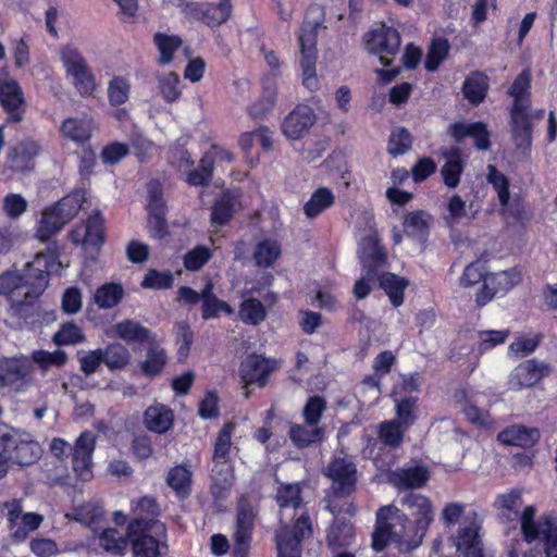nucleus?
I'll use <instances>...</instances> for the list:
<instances>
[{
	"instance_id": "nucleus-1",
	"label": "nucleus",
	"mask_w": 557,
	"mask_h": 557,
	"mask_svg": "<svg viewBox=\"0 0 557 557\" xmlns=\"http://www.w3.org/2000/svg\"><path fill=\"white\" fill-rule=\"evenodd\" d=\"M400 504L407 507L413 521L394 505L380 507L372 533V548L377 553L392 542L399 548H417L434 520L433 505L422 494L410 491L401 497Z\"/></svg>"
},
{
	"instance_id": "nucleus-2",
	"label": "nucleus",
	"mask_w": 557,
	"mask_h": 557,
	"mask_svg": "<svg viewBox=\"0 0 557 557\" xmlns=\"http://www.w3.org/2000/svg\"><path fill=\"white\" fill-rule=\"evenodd\" d=\"M60 267L58 249L49 247L46 251L36 253L25 264L23 272L8 270L0 274V295L8 298L15 314L27 317L47 288L50 275L57 273Z\"/></svg>"
},
{
	"instance_id": "nucleus-3",
	"label": "nucleus",
	"mask_w": 557,
	"mask_h": 557,
	"mask_svg": "<svg viewBox=\"0 0 557 557\" xmlns=\"http://www.w3.org/2000/svg\"><path fill=\"white\" fill-rule=\"evenodd\" d=\"M531 79L530 70H523L507 90V95L513 98L509 110L511 135L517 149L521 150H530L532 146L533 124L529 113Z\"/></svg>"
},
{
	"instance_id": "nucleus-4",
	"label": "nucleus",
	"mask_w": 557,
	"mask_h": 557,
	"mask_svg": "<svg viewBox=\"0 0 557 557\" xmlns=\"http://www.w3.org/2000/svg\"><path fill=\"white\" fill-rule=\"evenodd\" d=\"M97 436L92 431H83L73 446L61 437H55L50 443V450L58 459L72 457V469L82 481L92 478V455L96 449Z\"/></svg>"
},
{
	"instance_id": "nucleus-5",
	"label": "nucleus",
	"mask_w": 557,
	"mask_h": 557,
	"mask_svg": "<svg viewBox=\"0 0 557 557\" xmlns=\"http://www.w3.org/2000/svg\"><path fill=\"white\" fill-rule=\"evenodd\" d=\"M325 476L331 480V491L333 499L330 500V491L326 494V508L334 515L343 511L337 500L350 498L356 490L358 482L357 465L347 457L334 456L325 470Z\"/></svg>"
},
{
	"instance_id": "nucleus-6",
	"label": "nucleus",
	"mask_w": 557,
	"mask_h": 557,
	"mask_svg": "<svg viewBox=\"0 0 557 557\" xmlns=\"http://www.w3.org/2000/svg\"><path fill=\"white\" fill-rule=\"evenodd\" d=\"M81 371L89 376L95 374L101 364H104L110 372L122 371L126 369L132 361L129 349L120 342H112L103 348H97L87 351L79 357Z\"/></svg>"
},
{
	"instance_id": "nucleus-7",
	"label": "nucleus",
	"mask_w": 557,
	"mask_h": 557,
	"mask_svg": "<svg viewBox=\"0 0 557 557\" xmlns=\"http://www.w3.org/2000/svg\"><path fill=\"white\" fill-rule=\"evenodd\" d=\"M535 509L532 506L524 508L521 515V532L527 543L541 540L544 544L546 557H557V521L552 516H542L534 520Z\"/></svg>"
},
{
	"instance_id": "nucleus-8",
	"label": "nucleus",
	"mask_w": 557,
	"mask_h": 557,
	"mask_svg": "<svg viewBox=\"0 0 557 557\" xmlns=\"http://www.w3.org/2000/svg\"><path fill=\"white\" fill-rule=\"evenodd\" d=\"M166 532L161 533L157 528H149L147 522L131 519L128 537L134 557H162L168 549Z\"/></svg>"
},
{
	"instance_id": "nucleus-9",
	"label": "nucleus",
	"mask_w": 557,
	"mask_h": 557,
	"mask_svg": "<svg viewBox=\"0 0 557 557\" xmlns=\"http://www.w3.org/2000/svg\"><path fill=\"white\" fill-rule=\"evenodd\" d=\"M0 448L7 454L9 463L20 467L34 465L42 454L41 446L29 433L17 430L0 433Z\"/></svg>"
},
{
	"instance_id": "nucleus-10",
	"label": "nucleus",
	"mask_w": 557,
	"mask_h": 557,
	"mask_svg": "<svg viewBox=\"0 0 557 557\" xmlns=\"http://www.w3.org/2000/svg\"><path fill=\"white\" fill-rule=\"evenodd\" d=\"M61 60L77 92L84 98L91 96L97 88L96 76L79 51L65 46L61 50Z\"/></svg>"
},
{
	"instance_id": "nucleus-11",
	"label": "nucleus",
	"mask_w": 557,
	"mask_h": 557,
	"mask_svg": "<svg viewBox=\"0 0 557 557\" xmlns=\"http://www.w3.org/2000/svg\"><path fill=\"white\" fill-rule=\"evenodd\" d=\"M312 535V522L302 511L292 527H284L275 535L277 557H301L302 542Z\"/></svg>"
},
{
	"instance_id": "nucleus-12",
	"label": "nucleus",
	"mask_w": 557,
	"mask_h": 557,
	"mask_svg": "<svg viewBox=\"0 0 557 557\" xmlns=\"http://www.w3.org/2000/svg\"><path fill=\"white\" fill-rule=\"evenodd\" d=\"M319 23H302L298 37L300 47V66L302 70V84L310 90H315L319 85L317 77V37Z\"/></svg>"
},
{
	"instance_id": "nucleus-13",
	"label": "nucleus",
	"mask_w": 557,
	"mask_h": 557,
	"mask_svg": "<svg viewBox=\"0 0 557 557\" xmlns=\"http://www.w3.org/2000/svg\"><path fill=\"white\" fill-rule=\"evenodd\" d=\"M34 367L26 356L0 358V388L25 392L34 381Z\"/></svg>"
},
{
	"instance_id": "nucleus-14",
	"label": "nucleus",
	"mask_w": 557,
	"mask_h": 557,
	"mask_svg": "<svg viewBox=\"0 0 557 557\" xmlns=\"http://www.w3.org/2000/svg\"><path fill=\"white\" fill-rule=\"evenodd\" d=\"M400 34L392 26L382 25L364 35L366 49L376 55L384 66L393 63V58L399 52Z\"/></svg>"
},
{
	"instance_id": "nucleus-15",
	"label": "nucleus",
	"mask_w": 557,
	"mask_h": 557,
	"mask_svg": "<svg viewBox=\"0 0 557 557\" xmlns=\"http://www.w3.org/2000/svg\"><path fill=\"white\" fill-rule=\"evenodd\" d=\"M278 369L280 362L276 359L252 352L240 363L239 377L245 387H264L271 374Z\"/></svg>"
},
{
	"instance_id": "nucleus-16",
	"label": "nucleus",
	"mask_w": 557,
	"mask_h": 557,
	"mask_svg": "<svg viewBox=\"0 0 557 557\" xmlns=\"http://www.w3.org/2000/svg\"><path fill=\"white\" fill-rule=\"evenodd\" d=\"M70 239L75 245H82L85 250L99 251L106 240L104 219L101 213L90 214L85 222L76 225L70 232Z\"/></svg>"
},
{
	"instance_id": "nucleus-17",
	"label": "nucleus",
	"mask_w": 557,
	"mask_h": 557,
	"mask_svg": "<svg viewBox=\"0 0 557 557\" xmlns=\"http://www.w3.org/2000/svg\"><path fill=\"white\" fill-rule=\"evenodd\" d=\"M313 109L304 103L297 104L283 120L282 132L290 140L301 139L315 124Z\"/></svg>"
},
{
	"instance_id": "nucleus-18",
	"label": "nucleus",
	"mask_w": 557,
	"mask_h": 557,
	"mask_svg": "<svg viewBox=\"0 0 557 557\" xmlns=\"http://www.w3.org/2000/svg\"><path fill=\"white\" fill-rule=\"evenodd\" d=\"M210 495L213 500H225L235 482V471L231 459L212 460Z\"/></svg>"
},
{
	"instance_id": "nucleus-19",
	"label": "nucleus",
	"mask_w": 557,
	"mask_h": 557,
	"mask_svg": "<svg viewBox=\"0 0 557 557\" xmlns=\"http://www.w3.org/2000/svg\"><path fill=\"white\" fill-rule=\"evenodd\" d=\"M358 257L369 278L377 274V270L387 263V255L375 235L361 239L358 247Z\"/></svg>"
},
{
	"instance_id": "nucleus-20",
	"label": "nucleus",
	"mask_w": 557,
	"mask_h": 557,
	"mask_svg": "<svg viewBox=\"0 0 557 557\" xmlns=\"http://www.w3.org/2000/svg\"><path fill=\"white\" fill-rule=\"evenodd\" d=\"M109 338H116L126 344H148L154 342V335L140 322L133 319H125L112 324L106 330Z\"/></svg>"
},
{
	"instance_id": "nucleus-21",
	"label": "nucleus",
	"mask_w": 557,
	"mask_h": 557,
	"mask_svg": "<svg viewBox=\"0 0 557 557\" xmlns=\"http://www.w3.org/2000/svg\"><path fill=\"white\" fill-rule=\"evenodd\" d=\"M0 103L8 115V123H18L23 120L25 99L16 81H4L0 85Z\"/></svg>"
},
{
	"instance_id": "nucleus-22",
	"label": "nucleus",
	"mask_w": 557,
	"mask_h": 557,
	"mask_svg": "<svg viewBox=\"0 0 557 557\" xmlns=\"http://www.w3.org/2000/svg\"><path fill=\"white\" fill-rule=\"evenodd\" d=\"M257 512L246 495H240L236 508L234 541L240 544L251 542Z\"/></svg>"
},
{
	"instance_id": "nucleus-23",
	"label": "nucleus",
	"mask_w": 557,
	"mask_h": 557,
	"mask_svg": "<svg viewBox=\"0 0 557 557\" xmlns=\"http://www.w3.org/2000/svg\"><path fill=\"white\" fill-rule=\"evenodd\" d=\"M447 133L457 144L472 137L478 149L487 150L491 147L490 132L483 122H455L448 126Z\"/></svg>"
},
{
	"instance_id": "nucleus-24",
	"label": "nucleus",
	"mask_w": 557,
	"mask_h": 557,
	"mask_svg": "<svg viewBox=\"0 0 557 557\" xmlns=\"http://www.w3.org/2000/svg\"><path fill=\"white\" fill-rule=\"evenodd\" d=\"M325 539L332 553L345 550L355 542V527L350 520L336 517L327 528Z\"/></svg>"
},
{
	"instance_id": "nucleus-25",
	"label": "nucleus",
	"mask_w": 557,
	"mask_h": 557,
	"mask_svg": "<svg viewBox=\"0 0 557 557\" xmlns=\"http://www.w3.org/2000/svg\"><path fill=\"white\" fill-rule=\"evenodd\" d=\"M442 156L445 159V163L441 168L443 183L447 188L455 189L460 184L466 166L462 150L458 146H451L444 150Z\"/></svg>"
},
{
	"instance_id": "nucleus-26",
	"label": "nucleus",
	"mask_w": 557,
	"mask_h": 557,
	"mask_svg": "<svg viewBox=\"0 0 557 557\" xmlns=\"http://www.w3.org/2000/svg\"><path fill=\"white\" fill-rule=\"evenodd\" d=\"M389 480L399 490L421 488L430 480V470L424 465L403 467L393 471Z\"/></svg>"
},
{
	"instance_id": "nucleus-27",
	"label": "nucleus",
	"mask_w": 557,
	"mask_h": 557,
	"mask_svg": "<svg viewBox=\"0 0 557 557\" xmlns=\"http://www.w3.org/2000/svg\"><path fill=\"white\" fill-rule=\"evenodd\" d=\"M490 89V78L486 73L475 70L471 71L465 78L461 92L463 98L472 107H479L484 102Z\"/></svg>"
},
{
	"instance_id": "nucleus-28",
	"label": "nucleus",
	"mask_w": 557,
	"mask_h": 557,
	"mask_svg": "<svg viewBox=\"0 0 557 557\" xmlns=\"http://www.w3.org/2000/svg\"><path fill=\"white\" fill-rule=\"evenodd\" d=\"M131 513L132 519H139L147 522L149 528H157L161 533H165V524L158 519L161 508L153 496L145 495L137 500H132Z\"/></svg>"
},
{
	"instance_id": "nucleus-29",
	"label": "nucleus",
	"mask_w": 557,
	"mask_h": 557,
	"mask_svg": "<svg viewBox=\"0 0 557 557\" xmlns=\"http://www.w3.org/2000/svg\"><path fill=\"white\" fill-rule=\"evenodd\" d=\"M143 420L148 431L165 434L173 426L174 412L168 405L157 403L144 411Z\"/></svg>"
},
{
	"instance_id": "nucleus-30",
	"label": "nucleus",
	"mask_w": 557,
	"mask_h": 557,
	"mask_svg": "<svg viewBox=\"0 0 557 557\" xmlns=\"http://www.w3.org/2000/svg\"><path fill=\"white\" fill-rule=\"evenodd\" d=\"M40 146L36 141H22L11 148L8 163L12 171L25 172L34 168V159L38 156Z\"/></svg>"
},
{
	"instance_id": "nucleus-31",
	"label": "nucleus",
	"mask_w": 557,
	"mask_h": 557,
	"mask_svg": "<svg viewBox=\"0 0 557 557\" xmlns=\"http://www.w3.org/2000/svg\"><path fill=\"white\" fill-rule=\"evenodd\" d=\"M497 440L508 446L530 448L540 440V432L536 428L515 424L500 431L497 435Z\"/></svg>"
},
{
	"instance_id": "nucleus-32",
	"label": "nucleus",
	"mask_w": 557,
	"mask_h": 557,
	"mask_svg": "<svg viewBox=\"0 0 557 557\" xmlns=\"http://www.w3.org/2000/svg\"><path fill=\"white\" fill-rule=\"evenodd\" d=\"M128 527L122 534L116 528H106L98 535V545L107 554L114 557L125 556L129 546Z\"/></svg>"
},
{
	"instance_id": "nucleus-33",
	"label": "nucleus",
	"mask_w": 557,
	"mask_h": 557,
	"mask_svg": "<svg viewBox=\"0 0 557 557\" xmlns=\"http://www.w3.org/2000/svg\"><path fill=\"white\" fill-rule=\"evenodd\" d=\"M165 481L180 500H186L191 495L193 472L187 465L172 467L168 471Z\"/></svg>"
},
{
	"instance_id": "nucleus-34",
	"label": "nucleus",
	"mask_w": 557,
	"mask_h": 557,
	"mask_svg": "<svg viewBox=\"0 0 557 557\" xmlns=\"http://www.w3.org/2000/svg\"><path fill=\"white\" fill-rule=\"evenodd\" d=\"M456 547L463 557H484L479 528L474 525L460 528L456 537Z\"/></svg>"
},
{
	"instance_id": "nucleus-35",
	"label": "nucleus",
	"mask_w": 557,
	"mask_h": 557,
	"mask_svg": "<svg viewBox=\"0 0 557 557\" xmlns=\"http://www.w3.org/2000/svg\"><path fill=\"white\" fill-rule=\"evenodd\" d=\"M324 428L321 426L294 423L289 428L288 436L295 447L304 449L321 443L324 440Z\"/></svg>"
},
{
	"instance_id": "nucleus-36",
	"label": "nucleus",
	"mask_w": 557,
	"mask_h": 557,
	"mask_svg": "<svg viewBox=\"0 0 557 557\" xmlns=\"http://www.w3.org/2000/svg\"><path fill=\"white\" fill-rule=\"evenodd\" d=\"M235 202L236 199L230 189L224 190L218 198H215L211 207V225H226L235 213Z\"/></svg>"
},
{
	"instance_id": "nucleus-37",
	"label": "nucleus",
	"mask_w": 557,
	"mask_h": 557,
	"mask_svg": "<svg viewBox=\"0 0 557 557\" xmlns=\"http://www.w3.org/2000/svg\"><path fill=\"white\" fill-rule=\"evenodd\" d=\"M60 133L64 138L78 145H85L89 143L92 136L91 121L79 117H67L62 122Z\"/></svg>"
},
{
	"instance_id": "nucleus-38",
	"label": "nucleus",
	"mask_w": 557,
	"mask_h": 557,
	"mask_svg": "<svg viewBox=\"0 0 557 557\" xmlns=\"http://www.w3.org/2000/svg\"><path fill=\"white\" fill-rule=\"evenodd\" d=\"M379 285L388 296L393 307L398 308L404 304L405 290L408 280L392 272H384L379 276Z\"/></svg>"
},
{
	"instance_id": "nucleus-39",
	"label": "nucleus",
	"mask_w": 557,
	"mask_h": 557,
	"mask_svg": "<svg viewBox=\"0 0 557 557\" xmlns=\"http://www.w3.org/2000/svg\"><path fill=\"white\" fill-rule=\"evenodd\" d=\"M409 429L395 421L394 419L382 421L377 425V438L380 443L389 448H399L405 438V434Z\"/></svg>"
},
{
	"instance_id": "nucleus-40",
	"label": "nucleus",
	"mask_w": 557,
	"mask_h": 557,
	"mask_svg": "<svg viewBox=\"0 0 557 557\" xmlns=\"http://www.w3.org/2000/svg\"><path fill=\"white\" fill-rule=\"evenodd\" d=\"M214 163V157L210 150L206 151L199 160L198 169L186 173L185 182L195 187L208 186L213 178Z\"/></svg>"
},
{
	"instance_id": "nucleus-41",
	"label": "nucleus",
	"mask_w": 557,
	"mask_h": 557,
	"mask_svg": "<svg viewBox=\"0 0 557 557\" xmlns=\"http://www.w3.org/2000/svg\"><path fill=\"white\" fill-rule=\"evenodd\" d=\"M335 203V196L327 187L315 189L304 206V213L308 219H315Z\"/></svg>"
},
{
	"instance_id": "nucleus-42",
	"label": "nucleus",
	"mask_w": 557,
	"mask_h": 557,
	"mask_svg": "<svg viewBox=\"0 0 557 557\" xmlns=\"http://www.w3.org/2000/svg\"><path fill=\"white\" fill-rule=\"evenodd\" d=\"M148 344L146 359L140 362V370L146 376L154 377L162 373L168 362V355L156 341Z\"/></svg>"
},
{
	"instance_id": "nucleus-43",
	"label": "nucleus",
	"mask_w": 557,
	"mask_h": 557,
	"mask_svg": "<svg viewBox=\"0 0 557 557\" xmlns=\"http://www.w3.org/2000/svg\"><path fill=\"white\" fill-rule=\"evenodd\" d=\"M125 292L120 283L109 282L100 285L94 295V300L100 309H112L124 298Z\"/></svg>"
},
{
	"instance_id": "nucleus-44",
	"label": "nucleus",
	"mask_w": 557,
	"mask_h": 557,
	"mask_svg": "<svg viewBox=\"0 0 557 557\" xmlns=\"http://www.w3.org/2000/svg\"><path fill=\"white\" fill-rule=\"evenodd\" d=\"M395 404V418L406 428L412 426L418 419L419 397H397L392 398Z\"/></svg>"
},
{
	"instance_id": "nucleus-45",
	"label": "nucleus",
	"mask_w": 557,
	"mask_h": 557,
	"mask_svg": "<svg viewBox=\"0 0 557 557\" xmlns=\"http://www.w3.org/2000/svg\"><path fill=\"white\" fill-rule=\"evenodd\" d=\"M153 44L159 51V64L165 65L173 61L174 54L181 48L183 40L177 35L157 32L153 35Z\"/></svg>"
},
{
	"instance_id": "nucleus-46",
	"label": "nucleus",
	"mask_w": 557,
	"mask_h": 557,
	"mask_svg": "<svg viewBox=\"0 0 557 557\" xmlns=\"http://www.w3.org/2000/svg\"><path fill=\"white\" fill-rule=\"evenodd\" d=\"M65 225L64 220L54 211L52 206L42 211L41 219L38 222L36 236L41 242H48L53 235Z\"/></svg>"
},
{
	"instance_id": "nucleus-47",
	"label": "nucleus",
	"mask_w": 557,
	"mask_h": 557,
	"mask_svg": "<svg viewBox=\"0 0 557 557\" xmlns=\"http://www.w3.org/2000/svg\"><path fill=\"white\" fill-rule=\"evenodd\" d=\"M545 366L531 359L519 364L512 373L519 387H530L536 384L543 376Z\"/></svg>"
},
{
	"instance_id": "nucleus-48",
	"label": "nucleus",
	"mask_w": 557,
	"mask_h": 557,
	"mask_svg": "<svg viewBox=\"0 0 557 557\" xmlns=\"http://www.w3.org/2000/svg\"><path fill=\"white\" fill-rule=\"evenodd\" d=\"M450 50L449 41L445 37L434 38L429 48L424 60V67L429 72H435L447 59Z\"/></svg>"
},
{
	"instance_id": "nucleus-49",
	"label": "nucleus",
	"mask_w": 557,
	"mask_h": 557,
	"mask_svg": "<svg viewBox=\"0 0 557 557\" xmlns=\"http://www.w3.org/2000/svg\"><path fill=\"white\" fill-rule=\"evenodd\" d=\"M277 90L274 85H264L261 97L248 108V114L255 120H263L276 103Z\"/></svg>"
},
{
	"instance_id": "nucleus-50",
	"label": "nucleus",
	"mask_w": 557,
	"mask_h": 557,
	"mask_svg": "<svg viewBox=\"0 0 557 557\" xmlns=\"http://www.w3.org/2000/svg\"><path fill=\"white\" fill-rule=\"evenodd\" d=\"M238 314L245 324L256 326L265 320L268 312L259 299L250 297L242 301Z\"/></svg>"
},
{
	"instance_id": "nucleus-51",
	"label": "nucleus",
	"mask_w": 557,
	"mask_h": 557,
	"mask_svg": "<svg viewBox=\"0 0 557 557\" xmlns=\"http://www.w3.org/2000/svg\"><path fill=\"white\" fill-rule=\"evenodd\" d=\"M86 341L83 329L74 321H67L60 325L52 336V342L58 346H71L82 344Z\"/></svg>"
},
{
	"instance_id": "nucleus-52",
	"label": "nucleus",
	"mask_w": 557,
	"mask_h": 557,
	"mask_svg": "<svg viewBox=\"0 0 557 557\" xmlns=\"http://www.w3.org/2000/svg\"><path fill=\"white\" fill-rule=\"evenodd\" d=\"M44 521V517L37 512H26L21 517V522L11 532V540L15 544L23 543L29 533L36 531Z\"/></svg>"
},
{
	"instance_id": "nucleus-53",
	"label": "nucleus",
	"mask_w": 557,
	"mask_h": 557,
	"mask_svg": "<svg viewBox=\"0 0 557 557\" xmlns=\"http://www.w3.org/2000/svg\"><path fill=\"white\" fill-rule=\"evenodd\" d=\"M233 5H225V2H205L202 24L214 28L227 22L232 15Z\"/></svg>"
},
{
	"instance_id": "nucleus-54",
	"label": "nucleus",
	"mask_w": 557,
	"mask_h": 557,
	"mask_svg": "<svg viewBox=\"0 0 557 557\" xmlns=\"http://www.w3.org/2000/svg\"><path fill=\"white\" fill-rule=\"evenodd\" d=\"M281 256V247L276 242L263 239L253 251V260L259 268H270Z\"/></svg>"
},
{
	"instance_id": "nucleus-55",
	"label": "nucleus",
	"mask_w": 557,
	"mask_h": 557,
	"mask_svg": "<svg viewBox=\"0 0 557 557\" xmlns=\"http://www.w3.org/2000/svg\"><path fill=\"white\" fill-rule=\"evenodd\" d=\"M67 359V354L61 349L54 351L37 349L30 354L29 358L32 363H36L44 371L52 367L62 368L66 364Z\"/></svg>"
},
{
	"instance_id": "nucleus-56",
	"label": "nucleus",
	"mask_w": 557,
	"mask_h": 557,
	"mask_svg": "<svg viewBox=\"0 0 557 557\" xmlns=\"http://www.w3.org/2000/svg\"><path fill=\"white\" fill-rule=\"evenodd\" d=\"M430 214L423 210L408 212L404 216L403 227L410 237L426 235L429 233Z\"/></svg>"
},
{
	"instance_id": "nucleus-57",
	"label": "nucleus",
	"mask_w": 557,
	"mask_h": 557,
	"mask_svg": "<svg viewBox=\"0 0 557 557\" xmlns=\"http://www.w3.org/2000/svg\"><path fill=\"white\" fill-rule=\"evenodd\" d=\"M275 500L281 509L293 508L298 510L302 504L301 487L297 483H282L277 487Z\"/></svg>"
},
{
	"instance_id": "nucleus-58",
	"label": "nucleus",
	"mask_w": 557,
	"mask_h": 557,
	"mask_svg": "<svg viewBox=\"0 0 557 557\" xmlns=\"http://www.w3.org/2000/svg\"><path fill=\"white\" fill-rule=\"evenodd\" d=\"M103 518L104 509L98 503H85L77 507L74 512V519L77 522L94 530L96 529V525L103 520Z\"/></svg>"
},
{
	"instance_id": "nucleus-59",
	"label": "nucleus",
	"mask_w": 557,
	"mask_h": 557,
	"mask_svg": "<svg viewBox=\"0 0 557 557\" xmlns=\"http://www.w3.org/2000/svg\"><path fill=\"white\" fill-rule=\"evenodd\" d=\"M158 87L165 102L173 103L182 96L181 78L176 72L158 75Z\"/></svg>"
},
{
	"instance_id": "nucleus-60",
	"label": "nucleus",
	"mask_w": 557,
	"mask_h": 557,
	"mask_svg": "<svg viewBox=\"0 0 557 557\" xmlns=\"http://www.w3.org/2000/svg\"><path fill=\"white\" fill-rule=\"evenodd\" d=\"M234 430V422L228 421L223 424L213 444L212 460L231 459L230 454L232 448V435Z\"/></svg>"
},
{
	"instance_id": "nucleus-61",
	"label": "nucleus",
	"mask_w": 557,
	"mask_h": 557,
	"mask_svg": "<svg viewBox=\"0 0 557 557\" xmlns=\"http://www.w3.org/2000/svg\"><path fill=\"white\" fill-rule=\"evenodd\" d=\"M326 408L327 403L323 396L313 395L308 397L302 408V417L305 423L308 426H318Z\"/></svg>"
},
{
	"instance_id": "nucleus-62",
	"label": "nucleus",
	"mask_w": 557,
	"mask_h": 557,
	"mask_svg": "<svg viewBox=\"0 0 557 557\" xmlns=\"http://www.w3.org/2000/svg\"><path fill=\"white\" fill-rule=\"evenodd\" d=\"M487 182L497 193L502 207H507L510 200L509 180L495 165L487 166Z\"/></svg>"
},
{
	"instance_id": "nucleus-63",
	"label": "nucleus",
	"mask_w": 557,
	"mask_h": 557,
	"mask_svg": "<svg viewBox=\"0 0 557 557\" xmlns=\"http://www.w3.org/2000/svg\"><path fill=\"white\" fill-rule=\"evenodd\" d=\"M412 146V136L405 127L395 128L387 144V152L393 157L405 154Z\"/></svg>"
},
{
	"instance_id": "nucleus-64",
	"label": "nucleus",
	"mask_w": 557,
	"mask_h": 557,
	"mask_svg": "<svg viewBox=\"0 0 557 557\" xmlns=\"http://www.w3.org/2000/svg\"><path fill=\"white\" fill-rule=\"evenodd\" d=\"M420 384L421 376L418 372L401 374L399 382L392 388L391 397H414L413 393H419Z\"/></svg>"
}]
</instances>
